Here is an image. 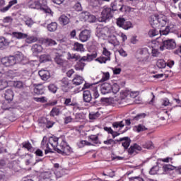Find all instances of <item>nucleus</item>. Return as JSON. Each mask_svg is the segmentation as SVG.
<instances>
[{"mask_svg":"<svg viewBox=\"0 0 181 181\" xmlns=\"http://www.w3.org/2000/svg\"><path fill=\"white\" fill-rule=\"evenodd\" d=\"M72 50L74 52H78V53H84V52H86V48H84V45L76 42L73 45Z\"/></svg>","mask_w":181,"mask_h":181,"instance_id":"13","label":"nucleus"},{"mask_svg":"<svg viewBox=\"0 0 181 181\" xmlns=\"http://www.w3.org/2000/svg\"><path fill=\"white\" fill-rule=\"evenodd\" d=\"M161 105H163L164 107H168L169 105H172V103H170L168 98H165L161 100Z\"/></svg>","mask_w":181,"mask_h":181,"instance_id":"57","label":"nucleus"},{"mask_svg":"<svg viewBox=\"0 0 181 181\" xmlns=\"http://www.w3.org/2000/svg\"><path fill=\"white\" fill-rule=\"evenodd\" d=\"M26 43H35V42H37V37H28L25 39Z\"/></svg>","mask_w":181,"mask_h":181,"instance_id":"55","label":"nucleus"},{"mask_svg":"<svg viewBox=\"0 0 181 181\" xmlns=\"http://www.w3.org/2000/svg\"><path fill=\"white\" fill-rule=\"evenodd\" d=\"M33 99L37 103H47V100L45 96H42L41 98H33Z\"/></svg>","mask_w":181,"mask_h":181,"instance_id":"61","label":"nucleus"},{"mask_svg":"<svg viewBox=\"0 0 181 181\" xmlns=\"http://www.w3.org/2000/svg\"><path fill=\"white\" fill-rule=\"evenodd\" d=\"M135 128L137 131V132H142L144 131H146L148 128L145 127L143 124H139L137 126H135Z\"/></svg>","mask_w":181,"mask_h":181,"instance_id":"58","label":"nucleus"},{"mask_svg":"<svg viewBox=\"0 0 181 181\" xmlns=\"http://www.w3.org/2000/svg\"><path fill=\"white\" fill-rule=\"evenodd\" d=\"M159 32L161 36L162 35H169V32H170V27L167 26L164 30H160Z\"/></svg>","mask_w":181,"mask_h":181,"instance_id":"53","label":"nucleus"},{"mask_svg":"<svg viewBox=\"0 0 181 181\" xmlns=\"http://www.w3.org/2000/svg\"><path fill=\"white\" fill-rule=\"evenodd\" d=\"M136 57L139 62H148V59H149L148 48L138 49L136 53Z\"/></svg>","mask_w":181,"mask_h":181,"instance_id":"7","label":"nucleus"},{"mask_svg":"<svg viewBox=\"0 0 181 181\" xmlns=\"http://www.w3.org/2000/svg\"><path fill=\"white\" fill-rule=\"evenodd\" d=\"M116 23L117 26H119V28H122V26H124V23H125V18H117Z\"/></svg>","mask_w":181,"mask_h":181,"instance_id":"54","label":"nucleus"},{"mask_svg":"<svg viewBox=\"0 0 181 181\" xmlns=\"http://www.w3.org/2000/svg\"><path fill=\"white\" fill-rule=\"evenodd\" d=\"M92 91H93V98L94 100H97V98H98V97H100V93H98V90H97V87H93L92 88Z\"/></svg>","mask_w":181,"mask_h":181,"instance_id":"59","label":"nucleus"},{"mask_svg":"<svg viewBox=\"0 0 181 181\" xmlns=\"http://www.w3.org/2000/svg\"><path fill=\"white\" fill-rule=\"evenodd\" d=\"M121 2H122V0H120L119 3L115 1L111 4V8L113 12H115V11H119V12H127L128 6L121 4Z\"/></svg>","mask_w":181,"mask_h":181,"instance_id":"9","label":"nucleus"},{"mask_svg":"<svg viewBox=\"0 0 181 181\" xmlns=\"http://www.w3.org/2000/svg\"><path fill=\"white\" fill-rule=\"evenodd\" d=\"M8 82L6 79L0 80V90H5L8 87Z\"/></svg>","mask_w":181,"mask_h":181,"instance_id":"47","label":"nucleus"},{"mask_svg":"<svg viewBox=\"0 0 181 181\" xmlns=\"http://www.w3.org/2000/svg\"><path fill=\"white\" fill-rule=\"evenodd\" d=\"M101 73L102 78L100 81V83H103L104 81H107V80H110V72L102 71Z\"/></svg>","mask_w":181,"mask_h":181,"instance_id":"42","label":"nucleus"},{"mask_svg":"<svg viewBox=\"0 0 181 181\" xmlns=\"http://www.w3.org/2000/svg\"><path fill=\"white\" fill-rule=\"evenodd\" d=\"M28 6L31 9H41V11H44L45 13H52V10L49 8V7L46 6V4L43 6L40 4V1H30L28 4Z\"/></svg>","mask_w":181,"mask_h":181,"instance_id":"6","label":"nucleus"},{"mask_svg":"<svg viewBox=\"0 0 181 181\" xmlns=\"http://www.w3.org/2000/svg\"><path fill=\"white\" fill-rule=\"evenodd\" d=\"M122 28L125 30H128V29H131V28H132V23L130 21H125Z\"/></svg>","mask_w":181,"mask_h":181,"instance_id":"50","label":"nucleus"},{"mask_svg":"<svg viewBox=\"0 0 181 181\" xmlns=\"http://www.w3.org/2000/svg\"><path fill=\"white\" fill-rule=\"evenodd\" d=\"M44 43H45L48 46H56V45H57V42L54 40L50 38H47L44 40Z\"/></svg>","mask_w":181,"mask_h":181,"instance_id":"45","label":"nucleus"},{"mask_svg":"<svg viewBox=\"0 0 181 181\" xmlns=\"http://www.w3.org/2000/svg\"><path fill=\"white\" fill-rule=\"evenodd\" d=\"M114 16V11L110 7H104L101 16L98 18V22H108Z\"/></svg>","mask_w":181,"mask_h":181,"instance_id":"5","label":"nucleus"},{"mask_svg":"<svg viewBox=\"0 0 181 181\" xmlns=\"http://www.w3.org/2000/svg\"><path fill=\"white\" fill-rule=\"evenodd\" d=\"M59 21L61 25H62L63 26H66V25H69L70 22V18H69V17L65 15H62L59 17Z\"/></svg>","mask_w":181,"mask_h":181,"instance_id":"28","label":"nucleus"},{"mask_svg":"<svg viewBox=\"0 0 181 181\" xmlns=\"http://www.w3.org/2000/svg\"><path fill=\"white\" fill-rule=\"evenodd\" d=\"M64 104L66 106H71V107H77L78 105V103L76 101H71V98H66L64 100Z\"/></svg>","mask_w":181,"mask_h":181,"instance_id":"37","label":"nucleus"},{"mask_svg":"<svg viewBox=\"0 0 181 181\" xmlns=\"http://www.w3.org/2000/svg\"><path fill=\"white\" fill-rule=\"evenodd\" d=\"M16 4H18V0H11L6 7L1 8L0 11L3 12V13H5V12H8V11H9L13 5H16Z\"/></svg>","mask_w":181,"mask_h":181,"instance_id":"25","label":"nucleus"},{"mask_svg":"<svg viewBox=\"0 0 181 181\" xmlns=\"http://www.w3.org/2000/svg\"><path fill=\"white\" fill-rule=\"evenodd\" d=\"M54 175L56 179H60V177H63L64 171L63 169H55L54 172Z\"/></svg>","mask_w":181,"mask_h":181,"instance_id":"40","label":"nucleus"},{"mask_svg":"<svg viewBox=\"0 0 181 181\" xmlns=\"http://www.w3.org/2000/svg\"><path fill=\"white\" fill-rule=\"evenodd\" d=\"M54 178L53 177V174L50 172H46L42 174L41 179L39 181H50L53 180Z\"/></svg>","mask_w":181,"mask_h":181,"instance_id":"18","label":"nucleus"},{"mask_svg":"<svg viewBox=\"0 0 181 181\" xmlns=\"http://www.w3.org/2000/svg\"><path fill=\"white\" fill-rule=\"evenodd\" d=\"M156 66L158 69H165L166 67V62L163 59H158L156 62Z\"/></svg>","mask_w":181,"mask_h":181,"instance_id":"44","label":"nucleus"},{"mask_svg":"<svg viewBox=\"0 0 181 181\" xmlns=\"http://www.w3.org/2000/svg\"><path fill=\"white\" fill-rule=\"evenodd\" d=\"M59 114H62V112H60V109L57 107H53L50 111L49 115L50 117H59Z\"/></svg>","mask_w":181,"mask_h":181,"instance_id":"39","label":"nucleus"},{"mask_svg":"<svg viewBox=\"0 0 181 181\" xmlns=\"http://www.w3.org/2000/svg\"><path fill=\"white\" fill-rule=\"evenodd\" d=\"M51 60L52 57L49 54H44L40 56V63H46V62H50Z\"/></svg>","mask_w":181,"mask_h":181,"instance_id":"30","label":"nucleus"},{"mask_svg":"<svg viewBox=\"0 0 181 181\" xmlns=\"http://www.w3.org/2000/svg\"><path fill=\"white\" fill-rule=\"evenodd\" d=\"M113 128H119V130L122 129L124 127H125V122H124V120H122L120 122H115L112 123Z\"/></svg>","mask_w":181,"mask_h":181,"instance_id":"38","label":"nucleus"},{"mask_svg":"<svg viewBox=\"0 0 181 181\" xmlns=\"http://www.w3.org/2000/svg\"><path fill=\"white\" fill-rule=\"evenodd\" d=\"M91 37V30L85 29L82 30L78 35V40L83 43L88 42Z\"/></svg>","mask_w":181,"mask_h":181,"instance_id":"10","label":"nucleus"},{"mask_svg":"<svg viewBox=\"0 0 181 181\" xmlns=\"http://www.w3.org/2000/svg\"><path fill=\"white\" fill-rule=\"evenodd\" d=\"M22 60H23V56H22V52H19V54H16V56H10L2 58L1 64L2 66H5V67H11L12 66H15L16 63L22 62Z\"/></svg>","mask_w":181,"mask_h":181,"instance_id":"2","label":"nucleus"},{"mask_svg":"<svg viewBox=\"0 0 181 181\" xmlns=\"http://www.w3.org/2000/svg\"><path fill=\"white\" fill-rule=\"evenodd\" d=\"M86 145H87L88 146H90V145H91V143H90L86 140H81L78 143V146L79 148H84V146H86Z\"/></svg>","mask_w":181,"mask_h":181,"instance_id":"48","label":"nucleus"},{"mask_svg":"<svg viewBox=\"0 0 181 181\" xmlns=\"http://www.w3.org/2000/svg\"><path fill=\"white\" fill-rule=\"evenodd\" d=\"M159 172V166L156 165L151 168L149 171L150 175H156Z\"/></svg>","mask_w":181,"mask_h":181,"instance_id":"56","label":"nucleus"},{"mask_svg":"<svg viewBox=\"0 0 181 181\" xmlns=\"http://www.w3.org/2000/svg\"><path fill=\"white\" fill-rule=\"evenodd\" d=\"M136 151H142V147H141V146L138 145L137 144H134L128 149L129 155H136V153H138Z\"/></svg>","mask_w":181,"mask_h":181,"instance_id":"14","label":"nucleus"},{"mask_svg":"<svg viewBox=\"0 0 181 181\" xmlns=\"http://www.w3.org/2000/svg\"><path fill=\"white\" fill-rule=\"evenodd\" d=\"M74 9H75V11H77V12H81V11H83V7L81 6V4L80 2H77L74 6Z\"/></svg>","mask_w":181,"mask_h":181,"instance_id":"62","label":"nucleus"},{"mask_svg":"<svg viewBox=\"0 0 181 181\" xmlns=\"http://www.w3.org/2000/svg\"><path fill=\"white\" fill-rule=\"evenodd\" d=\"M31 50L34 54H37V53L43 52V47L39 44H34L31 47Z\"/></svg>","mask_w":181,"mask_h":181,"instance_id":"23","label":"nucleus"},{"mask_svg":"<svg viewBox=\"0 0 181 181\" xmlns=\"http://www.w3.org/2000/svg\"><path fill=\"white\" fill-rule=\"evenodd\" d=\"M47 88L50 93H52L53 94H56L57 93V90H59V88L57 87V85L54 83H49L47 86Z\"/></svg>","mask_w":181,"mask_h":181,"instance_id":"36","label":"nucleus"},{"mask_svg":"<svg viewBox=\"0 0 181 181\" xmlns=\"http://www.w3.org/2000/svg\"><path fill=\"white\" fill-rule=\"evenodd\" d=\"M100 114L98 112H91L89 114V119H97L100 117Z\"/></svg>","mask_w":181,"mask_h":181,"instance_id":"52","label":"nucleus"},{"mask_svg":"<svg viewBox=\"0 0 181 181\" xmlns=\"http://www.w3.org/2000/svg\"><path fill=\"white\" fill-rule=\"evenodd\" d=\"M97 52L94 51L92 54H87L86 56L81 57L80 56L79 62H93V59H96Z\"/></svg>","mask_w":181,"mask_h":181,"instance_id":"12","label":"nucleus"},{"mask_svg":"<svg viewBox=\"0 0 181 181\" xmlns=\"http://www.w3.org/2000/svg\"><path fill=\"white\" fill-rule=\"evenodd\" d=\"M82 15H86V21H88L90 23H94L97 21V18L94 15H91L87 11L82 12Z\"/></svg>","mask_w":181,"mask_h":181,"instance_id":"20","label":"nucleus"},{"mask_svg":"<svg viewBox=\"0 0 181 181\" xmlns=\"http://www.w3.org/2000/svg\"><path fill=\"white\" fill-rule=\"evenodd\" d=\"M83 100L84 103H90L93 100V96H91V92L90 90H84L83 93Z\"/></svg>","mask_w":181,"mask_h":181,"instance_id":"22","label":"nucleus"},{"mask_svg":"<svg viewBox=\"0 0 181 181\" xmlns=\"http://www.w3.org/2000/svg\"><path fill=\"white\" fill-rule=\"evenodd\" d=\"M33 93L36 95H42L45 94V86L42 83H35L33 84Z\"/></svg>","mask_w":181,"mask_h":181,"instance_id":"11","label":"nucleus"},{"mask_svg":"<svg viewBox=\"0 0 181 181\" xmlns=\"http://www.w3.org/2000/svg\"><path fill=\"white\" fill-rule=\"evenodd\" d=\"M9 46V40L4 37H0V49Z\"/></svg>","mask_w":181,"mask_h":181,"instance_id":"33","label":"nucleus"},{"mask_svg":"<svg viewBox=\"0 0 181 181\" xmlns=\"http://www.w3.org/2000/svg\"><path fill=\"white\" fill-rule=\"evenodd\" d=\"M88 139L89 141H91V142H93V144H95V145L101 144V141H100V140L98 139V135L92 134L88 137Z\"/></svg>","mask_w":181,"mask_h":181,"instance_id":"34","label":"nucleus"},{"mask_svg":"<svg viewBox=\"0 0 181 181\" xmlns=\"http://www.w3.org/2000/svg\"><path fill=\"white\" fill-rule=\"evenodd\" d=\"M156 27H153V29H151L148 31V36L150 37H155L157 35H159V31L156 30Z\"/></svg>","mask_w":181,"mask_h":181,"instance_id":"43","label":"nucleus"},{"mask_svg":"<svg viewBox=\"0 0 181 181\" xmlns=\"http://www.w3.org/2000/svg\"><path fill=\"white\" fill-rule=\"evenodd\" d=\"M84 67H86V63L81 61H78L74 66L75 70L77 71H83V70H84Z\"/></svg>","mask_w":181,"mask_h":181,"instance_id":"29","label":"nucleus"},{"mask_svg":"<svg viewBox=\"0 0 181 181\" xmlns=\"http://www.w3.org/2000/svg\"><path fill=\"white\" fill-rule=\"evenodd\" d=\"M67 59L68 60H75V62H78L80 60V54L68 52Z\"/></svg>","mask_w":181,"mask_h":181,"instance_id":"32","label":"nucleus"},{"mask_svg":"<svg viewBox=\"0 0 181 181\" xmlns=\"http://www.w3.org/2000/svg\"><path fill=\"white\" fill-rule=\"evenodd\" d=\"M26 81L24 82V88H26L27 91H30V86H32V81H30V76L28 75Z\"/></svg>","mask_w":181,"mask_h":181,"instance_id":"31","label":"nucleus"},{"mask_svg":"<svg viewBox=\"0 0 181 181\" xmlns=\"http://www.w3.org/2000/svg\"><path fill=\"white\" fill-rule=\"evenodd\" d=\"M129 180V181H144V178L141 177H131Z\"/></svg>","mask_w":181,"mask_h":181,"instance_id":"64","label":"nucleus"},{"mask_svg":"<svg viewBox=\"0 0 181 181\" xmlns=\"http://www.w3.org/2000/svg\"><path fill=\"white\" fill-rule=\"evenodd\" d=\"M109 43L113 45V46H118L119 45V42H118V40H117V37H115V35L112 36L109 39Z\"/></svg>","mask_w":181,"mask_h":181,"instance_id":"46","label":"nucleus"},{"mask_svg":"<svg viewBox=\"0 0 181 181\" xmlns=\"http://www.w3.org/2000/svg\"><path fill=\"white\" fill-rule=\"evenodd\" d=\"M4 78H6L7 81H11L13 77H16V72L15 71L9 70L7 72H5Z\"/></svg>","mask_w":181,"mask_h":181,"instance_id":"19","label":"nucleus"},{"mask_svg":"<svg viewBox=\"0 0 181 181\" xmlns=\"http://www.w3.org/2000/svg\"><path fill=\"white\" fill-rule=\"evenodd\" d=\"M23 148L28 150L29 152H32L33 151V147L32 146V144L29 141H25L23 144Z\"/></svg>","mask_w":181,"mask_h":181,"instance_id":"49","label":"nucleus"},{"mask_svg":"<svg viewBox=\"0 0 181 181\" xmlns=\"http://www.w3.org/2000/svg\"><path fill=\"white\" fill-rule=\"evenodd\" d=\"M156 42L160 44V50L162 52L165 50V49L172 50L176 48V42H175L173 39L163 40L162 38H158Z\"/></svg>","mask_w":181,"mask_h":181,"instance_id":"4","label":"nucleus"},{"mask_svg":"<svg viewBox=\"0 0 181 181\" xmlns=\"http://www.w3.org/2000/svg\"><path fill=\"white\" fill-rule=\"evenodd\" d=\"M158 18L159 15L158 14H153L150 16L149 22L152 28L156 27V25H158Z\"/></svg>","mask_w":181,"mask_h":181,"instance_id":"26","label":"nucleus"},{"mask_svg":"<svg viewBox=\"0 0 181 181\" xmlns=\"http://www.w3.org/2000/svg\"><path fill=\"white\" fill-rule=\"evenodd\" d=\"M4 98L6 101H12L13 100V91L11 89L6 90L4 93Z\"/></svg>","mask_w":181,"mask_h":181,"instance_id":"27","label":"nucleus"},{"mask_svg":"<svg viewBox=\"0 0 181 181\" xmlns=\"http://www.w3.org/2000/svg\"><path fill=\"white\" fill-rule=\"evenodd\" d=\"M119 141H122V145L124 149H128V148H129V145H131V139H129V137L125 136L120 138Z\"/></svg>","mask_w":181,"mask_h":181,"instance_id":"21","label":"nucleus"},{"mask_svg":"<svg viewBox=\"0 0 181 181\" xmlns=\"http://www.w3.org/2000/svg\"><path fill=\"white\" fill-rule=\"evenodd\" d=\"M111 61V52L106 47H103V55L98 57L95 62H98L100 64H105L107 62Z\"/></svg>","mask_w":181,"mask_h":181,"instance_id":"8","label":"nucleus"},{"mask_svg":"<svg viewBox=\"0 0 181 181\" xmlns=\"http://www.w3.org/2000/svg\"><path fill=\"white\" fill-rule=\"evenodd\" d=\"M38 74L41 80H43L44 81H47V80H49V78H50V72H49V71L40 70L39 71Z\"/></svg>","mask_w":181,"mask_h":181,"instance_id":"15","label":"nucleus"},{"mask_svg":"<svg viewBox=\"0 0 181 181\" xmlns=\"http://www.w3.org/2000/svg\"><path fill=\"white\" fill-rule=\"evenodd\" d=\"M119 91V85L117 83H113L112 85L110 83H105L100 86V92L102 94H117Z\"/></svg>","mask_w":181,"mask_h":181,"instance_id":"3","label":"nucleus"},{"mask_svg":"<svg viewBox=\"0 0 181 181\" xmlns=\"http://www.w3.org/2000/svg\"><path fill=\"white\" fill-rule=\"evenodd\" d=\"M2 110H8L9 111H12V107H11L10 103L4 102L1 106Z\"/></svg>","mask_w":181,"mask_h":181,"instance_id":"51","label":"nucleus"},{"mask_svg":"<svg viewBox=\"0 0 181 181\" xmlns=\"http://www.w3.org/2000/svg\"><path fill=\"white\" fill-rule=\"evenodd\" d=\"M85 80L83 76L80 75H75L74 78L72 80L74 86H80L84 83Z\"/></svg>","mask_w":181,"mask_h":181,"instance_id":"16","label":"nucleus"},{"mask_svg":"<svg viewBox=\"0 0 181 181\" xmlns=\"http://www.w3.org/2000/svg\"><path fill=\"white\" fill-rule=\"evenodd\" d=\"M56 51H57V49L54 50V52L56 53L54 62L55 63H57V64H59V66H62V64L66 62V60L63 59V55L60 54L59 52H56Z\"/></svg>","mask_w":181,"mask_h":181,"instance_id":"17","label":"nucleus"},{"mask_svg":"<svg viewBox=\"0 0 181 181\" xmlns=\"http://www.w3.org/2000/svg\"><path fill=\"white\" fill-rule=\"evenodd\" d=\"M47 29L49 30V32H56V30H57V23L52 22L48 24Z\"/></svg>","mask_w":181,"mask_h":181,"instance_id":"35","label":"nucleus"},{"mask_svg":"<svg viewBox=\"0 0 181 181\" xmlns=\"http://www.w3.org/2000/svg\"><path fill=\"white\" fill-rule=\"evenodd\" d=\"M12 36L13 37H16V39H22V37H23V33L19 32H13Z\"/></svg>","mask_w":181,"mask_h":181,"instance_id":"60","label":"nucleus"},{"mask_svg":"<svg viewBox=\"0 0 181 181\" xmlns=\"http://www.w3.org/2000/svg\"><path fill=\"white\" fill-rule=\"evenodd\" d=\"M40 123L45 124L46 125V128H47L48 129H50V128H53V125L56 124L54 122L50 121L46 117L42 118L40 120Z\"/></svg>","mask_w":181,"mask_h":181,"instance_id":"24","label":"nucleus"},{"mask_svg":"<svg viewBox=\"0 0 181 181\" xmlns=\"http://www.w3.org/2000/svg\"><path fill=\"white\" fill-rule=\"evenodd\" d=\"M49 144L52 146L53 149L58 153L67 156L73 153V148L67 144L63 139H59L57 137H50L49 139Z\"/></svg>","mask_w":181,"mask_h":181,"instance_id":"1","label":"nucleus"},{"mask_svg":"<svg viewBox=\"0 0 181 181\" xmlns=\"http://www.w3.org/2000/svg\"><path fill=\"white\" fill-rule=\"evenodd\" d=\"M73 122V117H71V116H68V117H65L64 118V124H65V125H67V124H70V122Z\"/></svg>","mask_w":181,"mask_h":181,"instance_id":"63","label":"nucleus"},{"mask_svg":"<svg viewBox=\"0 0 181 181\" xmlns=\"http://www.w3.org/2000/svg\"><path fill=\"white\" fill-rule=\"evenodd\" d=\"M167 22H168V18H166V17H163V16L160 17L158 16V25L160 24V26L163 27L165 26V25H166Z\"/></svg>","mask_w":181,"mask_h":181,"instance_id":"41","label":"nucleus"}]
</instances>
